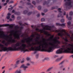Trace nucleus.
<instances>
[{
	"label": "nucleus",
	"instance_id": "nucleus-28",
	"mask_svg": "<svg viewBox=\"0 0 73 73\" xmlns=\"http://www.w3.org/2000/svg\"><path fill=\"white\" fill-rule=\"evenodd\" d=\"M62 15V14L61 13H59V15H58L57 16L58 17H61Z\"/></svg>",
	"mask_w": 73,
	"mask_h": 73
},
{
	"label": "nucleus",
	"instance_id": "nucleus-49",
	"mask_svg": "<svg viewBox=\"0 0 73 73\" xmlns=\"http://www.w3.org/2000/svg\"><path fill=\"white\" fill-rule=\"evenodd\" d=\"M27 61H29V60H30V58H29L28 57L27 58Z\"/></svg>",
	"mask_w": 73,
	"mask_h": 73
},
{
	"label": "nucleus",
	"instance_id": "nucleus-51",
	"mask_svg": "<svg viewBox=\"0 0 73 73\" xmlns=\"http://www.w3.org/2000/svg\"><path fill=\"white\" fill-rule=\"evenodd\" d=\"M11 14L9 13H8L7 14V16H11Z\"/></svg>",
	"mask_w": 73,
	"mask_h": 73
},
{
	"label": "nucleus",
	"instance_id": "nucleus-64",
	"mask_svg": "<svg viewBox=\"0 0 73 73\" xmlns=\"http://www.w3.org/2000/svg\"><path fill=\"white\" fill-rule=\"evenodd\" d=\"M66 17L67 19L68 18V14H67L66 15Z\"/></svg>",
	"mask_w": 73,
	"mask_h": 73
},
{
	"label": "nucleus",
	"instance_id": "nucleus-18",
	"mask_svg": "<svg viewBox=\"0 0 73 73\" xmlns=\"http://www.w3.org/2000/svg\"><path fill=\"white\" fill-rule=\"evenodd\" d=\"M62 56H61L60 58H57V59H56V61L58 62L60 61H61V60H62Z\"/></svg>",
	"mask_w": 73,
	"mask_h": 73
},
{
	"label": "nucleus",
	"instance_id": "nucleus-29",
	"mask_svg": "<svg viewBox=\"0 0 73 73\" xmlns=\"http://www.w3.org/2000/svg\"><path fill=\"white\" fill-rule=\"evenodd\" d=\"M58 11H59V12L60 13H62V11H61V9L60 8H59L58 9Z\"/></svg>",
	"mask_w": 73,
	"mask_h": 73
},
{
	"label": "nucleus",
	"instance_id": "nucleus-26",
	"mask_svg": "<svg viewBox=\"0 0 73 73\" xmlns=\"http://www.w3.org/2000/svg\"><path fill=\"white\" fill-rule=\"evenodd\" d=\"M28 11L27 10L24 11L23 12V13L24 14H27L28 13Z\"/></svg>",
	"mask_w": 73,
	"mask_h": 73
},
{
	"label": "nucleus",
	"instance_id": "nucleus-38",
	"mask_svg": "<svg viewBox=\"0 0 73 73\" xmlns=\"http://www.w3.org/2000/svg\"><path fill=\"white\" fill-rule=\"evenodd\" d=\"M68 20H72V17H69L68 18Z\"/></svg>",
	"mask_w": 73,
	"mask_h": 73
},
{
	"label": "nucleus",
	"instance_id": "nucleus-55",
	"mask_svg": "<svg viewBox=\"0 0 73 73\" xmlns=\"http://www.w3.org/2000/svg\"><path fill=\"white\" fill-rule=\"evenodd\" d=\"M45 15V14L44 13H42V16H44Z\"/></svg>",
	"mask_w": 73,
	"mask_h": 73
},
{
	"label": "nucleus",
	"instance_id": "nucleus-11",
	"mask_svg": "<svg viewBox=\"0 0 73 73\" xmlns=\"http://www.w3.org/2000/svg\"><path fill=\"white\" fill-rule=\"evenodd\" d=\"M3 27H9L10 28H13V25L9 24H3L0 25V28Z\"/></svg>",
	"mask_w": 73,
	"mask_h": 73
},
{
	"label": "nucleus",
	"instance_id": "nucleus-2",
	"mask_svg": "<svg viewBox=\"0 0 73 73\" xmlns=\"http://www.w3.org/2000/svg\"><path fill=\"white\" fill-rule=\"evenodd\" d=\"M49 47V45L47 44H39L38 46H35L33 47L32 46L31 48H29L28 49L29 50H34L35 51L34 52V54L37 53V51H41L42 52H44V51H47L48 49H47Z\"/></svg>",
	"mask_w": 73,
	"mask_h": 73
},
{
	"label": "nucleus",
	"instance_id": "nucleus-13",
	"mask_svg": "<svg viewBox=\"0 0 73 73\" xmlns=\"http://www.w3.org/2000/svg\"><path fill=\"white\" fill-rule=\"evenodd\" d=\"M45 27L47 28L46 29L47 30H49V31H51L52 28H54V25L52 26H49L48 25H45Z\"/></svg>",
	"mask_w": 73,
	"mask_h": 73
},
{
	"label": "nucleus",
	"instance_id": "nucleus-5",
	"mask_svg": "<svg viewBox=\"0 0 73 73\" xmlns=\"http://www.w3.org/2000/svg\"><path fill=\"white\" fill-rule=\"evenodd\" d=\"M0 37L3 38L6 40H8V42L15 43L16 42V40L13 39L12 37V35H5L3 33L0 35Z\"/></svg>",
	"mask_w": 73,
	"mask_h": 73
},
{
	"label": "nucleus",
	"instance_id": "nucleus-39",
	"mask_svg": "<svg viewBox=\"0 0 73 73\" xmlns=\"http://www.w3.org/2000/svg\"><path fill=\"white\" fill-rule=\"evenodd\" d=\"M12 9H13V7H11V8H9L8 9V10L9 11V10H10V11H11V10H12Z\"/></svg>",
	"mask_w": 73,
	"mask_h": 73
},
{
	"label": "nucleus",
	"instance_id": "nucleus-32",
	"mask_svg": "<svg viewBox=\"0 0 73 73\" xmlns=\"http://www.w3.org/2000/svg\"><path fill=\"white\" fill-rule=\"evenodd\" d=\"M41 6H39L38 7V10H41Z\"/></svg>",
	"mask_w": 73,
	"mask_h": 73
},
{
	"label": "nucleus",
	"instance_id": "nucleus-6",
	"mask_svg": "<svg viewBox=\"0 0 73 73\" xmlns=\"http://www.w3.org/2000/svg\"><path fill=\"white\" fill-rule=\"evenodd\" d=\"M64 1H67L65 3V6H64V10L67 11L69 10L72 8L73 5H72V1L71 0H64Z\"/></svg>",
	"mask_w": 73,
	"mask_h": 73
},
{
	"label": "nucleus",
	"instance_id": "nucleus-42",
	"mask_svg": "<svg viewBox=\"0 0 73 73\" xmlns=\"http://www.w3.org/2000/svg\"><path fill=\"white\" fill-rule=\"evenodd\" d=\"M35 36V35L34 34H33L31 36V37H34Z\"/></svg>",
	"mask_w": 73,
	"mask_h": 73
},
{
	"label": "nucleus",
	"instance_id": "nucleus-14",
	"mask_svg": "<svg viewBox=\"0 0 73 73\" xmlns=\"http://www.w3.org/2000/svg\"><path fill=\"white\" fill-rule=\"evenodd\" d=\"M21 68H23L24 69V70H26V69H27V68H28V66H25V65H24V64H23L21 65Z\"/></svg>",
	"mask_w": 73,
	"mask_h": 73
},
{
	"label": "nucleus",
	"instance_id": "nucleus-20",
	"mask_svg": "<svg viewBox=\"0 0 73 73\" xmlns=\"http://www.w3.org/2000/svg\"><path fill=\"white\" fill-rule=\"evenodd\" d=\"M19 61H20V60H18L16 62V64L15 65V68H16V67H17V65L19 64Z\"/></svg>",
	"mask_w": 73,
	"mask_h": 73
},
{
	"label": "nucleus",
	"instance_id": "nucleus-25",
	"mask_svg": "<svg viewBox=\"0 0 73 73\" xmlns=\"http://www.w3.org/2000/svg\"><path fill=\"white\" fill-rule=\"evenodd\" d=\"M58 8V7L56 6L55 7H53L51 8V9H57Z\"/></svg>",
	"mask_w": 73,
	"mask_h": 73
},
{
	"label": "nucleus",
	"instance_id": "nucleus-43",
	"mask_svg": "<svg viewBox=\"0 0 73 73\" xmlns=\"http://www.w3.org/2000/svg\"><path fill=\"white\" fill-rule=\"evenodd\" d=\"M48 58H46L43 60V61H44L45 60H48Z\"/></svg>",
	"mask_w": 73,
	"mask_h": 73
},
{
	"label": "nucleus",
	"instance_id": "nucleus-45",
	"mask_svg": "<svg viewBox=\"0 0 73 73\" xmlns=\"http://www.w3.org/2000/svg\"><path fill=\"white\" fill-rule=\"evenodd\" d=\"M47 11H48V10H47V9H45L44 10V12L45 13H46V12H47Z\"/></svg>",
	"mask_w": 73,
	"mask_h": 73
},
{
	"label": "nucleus",
	"instance_id": "nucleus-10",
	"mask_svg": "<svg viewBox=\"0 0 73 73\" xmlns=\"http://www.w3.org/2000/svg\"><path fill=\"white\" fill-rule=\"evenodd\" d=\"M42 41L43 42H44V43H43V44H44L46 45V44H48H48L47 43V42H45V41H52V40L53 38L51 36L49 38V39H47L45 38H44L42 37Z\"/></svg>",
	"mask_w": 73,
	"mask_h": 73
},
{
	"label": "nucleus",
	"instance_id": "nucleus-44",
	"mask_svg": "<svg viewBox=\"0 0 73 73\" xmlns=\"http://www.w3.org/2000/svg\"><path fill=\"white\" fill-rule=\"evenodd\" d=\"M10 17L9 16L6 17L7 19H8V20H9V19H10Z\"/></svg>",
	"mask_w": 73,
	"mask_h": 73
},
{
	"label": "nucleus",
	"instance_id": "nucleus-41",
	"mask_svg": "<svg viewBox=\"0 0 73 73\" xmlns=\"http://www.w3.org/2000/svg\"><path fill=\"white\" fill-rule=\"evenodd\" d=\"M2 43H3V44H5V40H3L2 42Z\"/></svg>",
	"mask_w": 73,
	"mask_h": 73
},
{
	"label": "nucleus",
	"instance_id": "nucleus-59",
	"mask_svg": "<svg viewBox=\"0 0 73 73\" xmlns=\"http://www.w3.org/2000/svg\"><path fill=\"white\" fill-rule=\"evenodd\" d=\"M23 27H20V29H23Z\"/></svg>",
	"mask_w": 73,
	"mask_h": 73
},
{
	"label": "nucleus",
	"instance_id": "nucleus-17",
	"mask_svg": "<svg viewBox=\"0 0 73 73\" xmlns=\"http://www.w3.org/2000/svg\"><path fill=\"white\" fill-rule=\"evenodd\" d=\"M15 37V38H17V40H20V35L17 34V35L16 36H14Z\"/></svg>",
	"mask_w": 73,
	"mask_h": 73
},
{
	"label": "nucleus",
	"instance_id": "nucleus-33",
	"mask_svg": "<svg viewBox=\"0 0 73 73\" xmlns=\"http://www.w3.org/2000/svg\"><path fill=\"white\" fill-rule=\"evenodd\" d=\"M19 24L21 26H25V25L24 24H23L21 23H19Z\"/></svg>",
	"mask_w": 73,
	"mask_h": 73
},
{
	"label": "nucleus",
	"instance_id": "nucleus-37",
	"mask_svg": "<svg viewBox=\"0 0 73 73\" xmlns=\"http://www.w3.org/2000/svg\"><path fill=\"white\" fill-rule=\"evenodd\" d=\"M52 69V68H49L47 70V72H49V71H50V70H51V69Z\"/></svg>",
	"mask_w": 73,
	"mask_h": 73
},
{
	"label": "nucleus",
	"instance_id": "nucleus-9",
	"mask_svg": "<svg viewBox=\"0 0 73 73\" xmlns=\"http://www.w3.org/2000/svg\"><path fill=\"white\" fill-rule=\"evenodd\" d=\"M39 32H41L42 33H44L45 35H47L48 36H51L52 37V38H53L54 37V35H52L50 34H48L47 32H46L45 30H44L43 29H41L39 30Z\"/></svg>",
	"mask_w": 73,
	"mask_h": 73
},
{
	"label": "nucleus",
	"instance_id": "nucleus-27",
	"mask_svg": "<svg viewBox=\"0 0 73 73\" xmlns=\"http://www.w3.org/2000/svg\"><path fill=\"white\" fill-rule=\"evenodd\" d=\"M21 70H18L16 71L15 73H21Z\"/></svg>",
	"mask_w": 73,
	"mask_h": 73
},
{
	"label": "nucleus",
	"instance_id": "nucleus-31",
	"mask_svg": "<svg viewBox=\"0 0 73 73\" xmlns=\"http://www.w3.org/2000/svg\"><path fill=\"white\" fill-rule=\"evenodd\" d=\"M4 44L5 46H8V44H9V43H5Z\"/></svg>",
	"mask_w": 73,
	"mask_h": 73
},
{
	"label": "nucleus",
	"instance_id": "nucleus-4",
	"mask_svg": "<svg viewBox=\"0 0 73 73\" xmlns=\"http://www.w3.org/2000/svg\"><path fill=\"white\" fill-rule=\"evenodd\" d=\"M55 40L54 44H53L52 42L49 43V45L51 46V47H50L47 50L48 52H51L53 50V49L55 48V49H58L61 48V46H59L58 44H60L61 42L60 41L57 40V37H56L54 38Z\"/></svg>",
	"mask_w": 73,
	"mask_h": 73
},
{
	"label": "nucleus",
	"instance_id": "nucleus-23",
	"mask_svg": "<svg viewBox=\"0 0 73 73\" xmlns=\"http://www.w3.org/2000/svg\"><path fill=\"white\" fill-rule=\"evenodd\" d=\"M15 14L16 15H20V12H16L15 13Z\"/></svg>",
	"mask_w": 73,
	"mask_h": 73
},
{
	"label": "nucleus",
	"instance_id": "nucleus-62",
	"mask_svg": "<svg viewBox=\"0 0 73 73\" xmlns=\"http://www.w3.org/2000/svg\"><path fill=\"white\" fill-rule=\"evenodd\" d=\"M36 31H39V29H38V28H36Z\"/></svg>",
	"mask_w": 73,
	"mask_h": 73
},
{
	"label": "nucleus",
	"instance_id": "nucleus-21",
	"mask_svg": "<svg viewBox=\"0 0 73 73\" xmlns=\"http://www.w3.org/2000/svg\"><path fill=\"white\" fill-rule=\"evenodd\" d=\"M27 5H31L30 7L31 8H33V5H31V3H27Z\"/></svg>",
	"mask_w": 73,
	"mask_h": 73
},
{
	"label": "nucleus",
	"instance_id": "nucleus-53",
	"mask_svg": "<svg viewBox=\"0 0 73 73\" xmlns=\"http://www.w3.org/2000/svg\"><path fill=\"white\" fill-rule=\"evenodd\" d=\"M13 1H11L9 3V4H11V3H13Z\"/></svg>",
	"mask_w": 73,
	"mask_h": 73
},
{
	"label": "nucleus",
	"instance_id": "nucleus-8",
	"mask_svg": "<svg viewBox=\"0 0 73 73\" xmlns=\"http://www.w3.org/2000/svg\"><path fill=\"white\" fill-rule=\"evenodd\" d=\"M56 32H61V33H58V34L59 36H60V37H62V36L64 35V34L62 32H65V31L64 29H62V31H61L60 30H58L56 31Z\"/></svg>",
	"mask_w": 73,
	"mask_h": 73
},
{
	"label": "nucleus",
	"instance_id": "nucleus-15",
	"mask_svg": "<svg viewBox=\"0 0 73 73\" xmlns=\"http://www.w3.org/2000/svg\"><path fill=\"white\" fill-rule=\"evenodd\" d=\"M56 25L57 26H59V27H60V26L62 27H64L65 25V24L63 23L62 24H60L58 23H56Z\"/></svg>",
	"mask_w": 73,
	"mask_h": 73
},
{
	"label": "nucleus",
	"instance_id": "nucleus-58",
	"mask_svg": "<svg viewBox=\"0 0 73 73\" xmlns=\"http://www.w3.org/2000/svg\"><path fill=\"white\" fill-rule=\"evenodd\" d=\"M7 3H4V5L5 6V5H7Z\"/></svg>",
	"mask_w": 73,
	"mask_h": 73
},
{
	"label": "nucleus",
	"instance_id": "nucleus-30",
	"mask_svg": "<svg viewBox=\"0 0 73 73\" xmlns=\"http://www.w3.org/2000/svg\"><path fill=\"white\" fill-rule=\"evenodd\" d=\"M25 62V60L24 58H23L22 59V60L21 62V64H23V63H24V62Z\"/></svg>",
	"mask_w": 73,
	"mask_h": 73
},
{
	"label": "nucleus",
	"instance_id": "nucleus-50",
	"mask_svg": "<svg viewBox=\"0 0 73 73\" xmlns=\"http://www.w3.org/2000/svg\"><path fill=\"white\" fill-rule=\"evenodd\" d=\"M15 18V16H14V15H12L11 16V18H12L13 19H14V18Z\"/></svg>",
	"mask_w": 73,
	"mask_h": 73
},
{
	"label": "nucleus",
	"instance_id": "nucleus-54",
	"mask_svg": "<svg viewBox=\"0 0 73 73\" xmlns=\"http://www.w3.org/2000/svg\"><path fill=\"white\" fill-rule=\"evenodd\" d=\"M66 15V12H65V11L64 12V13H63V15L64 16H65Z\"/></svg>",
	"mask_w": 73,
	"mask_h": 73
},
{
	"label": "nucleus",
	"instance_id": "nucleus-3",
	"mask_svg": "<svg viewBox=\"0 0 73 73\" xmlns=\"http://www.w3.org/2000/svg\"><path fill=\"white\" fill-rule=\"evenodd\" d=\"M62 48L58 50L56 52V54H61L62 53H71L73 54V45L71 44V46L68 47L65 45L62 46Z\"/></svg>",
	"mask_w": 73,
	"mask_h": 73
},
{
	"label": "nucleus",
	"instance_id": "nucleus-12",
	"mask_svg": "<svg viewBox=\"0 0 73 73\" xmlns=\"http://www.w3.org/2000/svg\"><path fill=\"white\" fill-rule=\"evenodd\" d=\"M63 39L64 40V41H65V42H62V43L63 45H66V44H68V42H69V40L68 39L66 38H64V37H63Z\"/></svg>",
	"mask_w": 73,
	"mask_h": 73
},
{
	"label": "nucleus",
	"instance_id": "nucleus-1",
	"mask_svg": "<svg viewBox=\"0 0 73 73\" xmlns=\"http://www.w3.org/2000/svg\"><path fill=\"white\" fill-rule=\"evenodd\" d=\"M20 46V43L17 42L15 44L12 45L11 47H10L8 48L7 47H3L4 46V45L0 43V48L1 47H2L1 48V50H0V52H2V51H3L4 52H5V51H7V52L15 51L18 49L21 50V52H29V50L27 49H25L27 46L26 44L23 43L22 44L20 47L17 48V46Z\"/></svg>",
	"mask_w": 73,
	"mask_h": 73
},
{
	"label": "nucleus",
	"instance_id": "nucleus-16",
	"mask_svg": "<svg viewBox=\"0 0 73 73\" xmlns=\"http://www.w3.org/2000/svg\"><path fill=\"white\" fill-rule=\"evenodd\" d=\"M51 0H48V1L46 2V1H45L43 3V5H45V4H46V5H48L49 3V2Z\"/></svg>",
	"mask_w": 73,
	"mask_h": 73
},
{
	"label": "nucleus",
	"instance_id": "nucleus-34",
	"mask_svg": "<svg viewBox=\"0 0 73 73\" xmlns=\"http://www.w3.org/2000/svg\"><path fill=\"white\" fill-rule=\"evenodd\" d=\"M64 21H65V20L63 19H62L61 20V23H64Z\"/></svg>",
	"mask_w": 73,
	"mask_h": 73
},
{
	"label": "nucleus",
	"instance_id": "nucleus-57",
	"mask_svg": "<svg viewBox=\"0 0 73 73\" xmlns=\"http://www.w3.org/2000/svg\"><path fill=\"white\" fill-rule=\"evenodd\" d=\"M20 18H21V17H17V19H18V20H19V19H20Z\"/></svg>",
	"mask_w": 73,
	"mask_h": 73
},
{
	"label": "nucleus",
	"instance_id": "nucleus-24",
	"mask_svg": "<svg viewBox=\"0 0 73 73\" xmlns=\"http://www.w3.org/2000/svg\"><path fill=\"white\" fill-rule=\"evenodd\" d=\"M67 24L68 26H71V22L70 21H69L67 23Z\"/></svg>",
	"mask_w": 73,
	"mask_h": 73
},
{
	"label": "nucleus",
	"instance_id": "nucleus-40",
	"mask_svg": "<svg viewBox=\"0 0 73 73\" xmlns=\"http://www.w3.org/2000/svg\"><path fill=\"white\" fill-rule=\"evenodd\" d=\"M21 42H22V43H25V40H22L21 41Z\"/></svg>",
	"mask_w": 73,
	"mask_h": 73
},
{
	"label": "nucleus",
	"instance_id": "nucleus-52",
	"mask_svg": "<svg viewBox=\"0 0 73 73\" xmlns=\"http://www.w3.org/2000/svg\"><path fill=\"white\" fill-rule=\"evenodd\" d=\"M15 28L16 29H17L18 28H19V26H17V27H15Z\"/></svg>",
	"mask_w": 73,
	"mask_h": 73
},
{
	"label": "nucleus",
	"instance_id": "nucleus-56",
	"mask_svg": "<svg viewBox=\"0 0 73 73\" xmlns=\"http://www.w3.org/2000/svg\"><path fill=\"white\" fill-rule=\"evenodd\" d=\"M15 10H13L12 11V13H15Z\"/></svg>",
	"mask_w": 73,
	"mask_h": 73
},
{
	"label": "nucleus",
	"instance_id": "nucleus-61",
	"mask_svg": "<svg viewBox=\"0 0 73 73\" xmlns=\"http://www.w3.org/2000/svg\"><path fill=\"white\" fill-rule=\"evenodd\" d=\"M36 35H37V36H40V35L39 34H37Z\"/></svg>",
	"mask_w": 73,
	"mask_h": 73
},
{
	"label": "nucleus",
	"instance_id": "nucleus-7",
	"mask_svg": "<svg viewBox=\"0 0 73 73\" xmlns=\"http://www.w3.org/2000/svg\"><path fill=\"white\" fill-rule=\"evenodd\" d=\"M25 40H26V42L29 44V45L27 46V48H29L32 46V44H31V41H33V38H31V37H29L28 38H25Z\"/></svg>",
	"mask_w": 73,
	"mask_h": 73
},
{
	"label": "nucleus",
	"instance_id": "nucleus-22",
	"mask_svg": "<svg viewBox=\"0 0 73 73\" xmlns=\"http://www.w3.org/2000/svg\"><path fill=\"white\" fill-rule=\"evenodd\" d=\"M40 39V37H37L36 38V39H35V41L36 42H38V40Z\"/></svg>",
	"mask_w": 73,
	"mask_h": 73
},
{
	"label": "nucleus",
	"instance_id": "nucleus-48",
	"mask_svg": "<svg viewBox=\"0 0 73 73\" xmlns=\"http://www.w3.org/2000/svg\"><path fill=\"white\" fill-rule=\"evenodd\" d=\"M64 63V61H62V62L61 63H60L59 64V65H62V63Z\"/></svg>",
	"mask_w": 73,
	"mask_h": 73
},
{
	"label": "nucleus",
	"instance_id": "nucleus-35",
	"mask_svg": "<svg viewBox=\"0 0 73 73\" xmlns=\"http://www.w3.org/2000/svg\"><path fill=\"white\" fill-rule=\"evenodd\" d=\"M73 14V13L72 12V11H71L69 15L70 16H72Z\"/></svg>",
	"mask_w": 73,
	"mask_h": 73
},
{
	"label": "nucleus",
	"instance_id": "nucleus-47",
	"mask_svg": "<svg viewBox=\"0 0 73 73\" xmlns=\"http://www.w3.org/2000/svg\"><path fill=\"white\" fill-rule=\"evenodd\" d=\"M32 4H33L35 5H36V2H35L34 1H33L32 2Z\"/></svg>",
	"mask_w": 73,
	"mask_h": 73
},
{
	"label": "nucleus",
	"instance_id": "nucleus-60",
	"mask_svg": "<svg viewBox=\"0 0 73 73\" xmlns=\"http://www.w3.org/2000/svg\"><path fill=\"white\" fill-rule=\"evenodd\" d=\"M9 1V0H7L6 1V3H8Z\"/></svg>",
	"mask_w": 73,
	"mask_h": 73
},
{
	"label": "nucleus",
	"instance_id": "nucleus-36",
	"mask_svg": "<svg viewBox=\"0 0 73 73\" xmlns=\"http://www.w3.org/2000/svg\"><path fill=\"white\" fill-rule=\"evenodd\" d=\"M45 21V19L44 18H42L41 19V21L43 22V21Z\"/></svg>",
	"mask_w": 73,
	"mask_h": 73
},
{
	"label": "nucleus",
	"instance_id": "nucleus-63",
	"mask_svg": "<svg viewBox=\"0 0 73 73\" xmlns=\"http://www.w3.org/2000/svg\"><path fill=\"white\" fill-rule=\"evenodd\" d=\"M27 66H30V64H29V63H27Z\"/></svg>",
	"mask_w": 73,
	"mask_h": 73
},
{
	"label": "nucleus",
	"instance_id": "nucleus-46",
	"mask_svg": "<svg viewBox=\"0 0 73 73\" xmlns=\"http://www.w3.org/2000/svg\"><path fill=\"white\" fill-rule=\"evenodd\" d=\"M40 14H38L36 16L37 17H40Z\"/></svg>",
	"mask_w": 73,
	"mask_h": 73
},
{
	"label": "nucleus",
	"instance_id": "nucleus-19",
	"mask_svg": "<svg viewBox=\"0 0 73 73\" xmlns=\"http://www.w3.org/2000/svg\"><path fill=\"white\" fill-rule=\"evenodd\" d=\"M35 13V12L34 11L33 12H30L28 14V16H29V15H31V14H34Z\"/></svg>",
	"mask_w": 73,
	"mask_h": 73
}]
</instances>
